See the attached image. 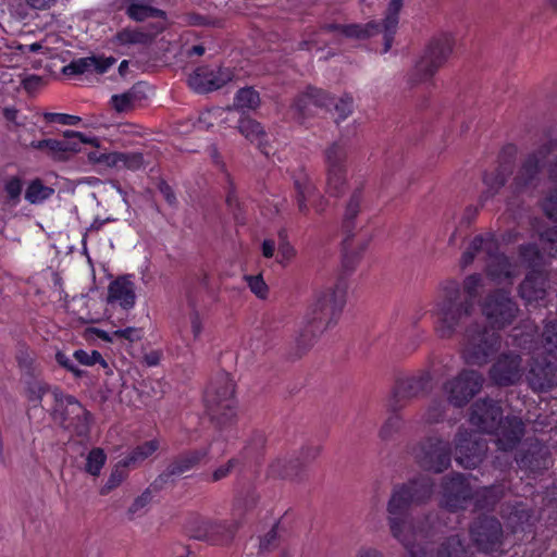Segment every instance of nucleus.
Returning a JSON list of instances; mask_svg holds the SVG:
<instances>
[{"label": "nucleus", "mask_w": 557, "mask_h": 557, "mask_svg": "<svg viewBox=\"0 0 557 557\" xmlns=\"http://www.w3.org/2000/svg\"><path fill=\"white\" fill-rule=\"evenodd\" d=\"M434 483L422 475L394 488L387 504V523L392 536L404 547L407 557H430L425 543L430 537V524L408 513L413 504L429 499ZM436 557H469L468 549L459 535L445 539L438 546Z\"/></svg>", "instance_id": "f257e3e1"}, {"label": "nucleus", "mask_w": 557, "mask_h": 557, "mask_svg": "<svg viewBox=\"0 0 557 557\" xmlns=\"http://www.w3.org/2000/svg\"><path fill=\"white\" fill-rule=\"evenodd\" d=\"M346 304V285L343 281L318 292L298 324L290 346L294 358H300L315 344L318 337L337 322Z\"/></svg>", "instance_id": "f03ea898"}, {"label": "nucleus", "mask_w": 557, "mask_h": 557, "mask_svg": "<svg viewBox=\"0 0 557 557\" xmlns=\"http://www.w3.org/2000/svg\"><path fill=\"white\" fill-rule=\"evenodd\" d=\"M434 318V331L442 339H450L462 334L471 321H479L475 302L465 299L460 283L446 280L438 285L431 309Z\"/></svg>", "instance_id": "7ed1b4c3"}, {"label": "nucleus", "mask_w": 557, "mask_h": 557, "mask_svg": "<svg viewBox=\"0 0 557 557\" xmlns=\"http://www.w3.org/2000/svg\"><path fill=\"white\" fill-rule=\"evenodd\" d=\"M470 422L480 431L493 433L495 443L503 451L512 450L524 435V423L518 417H506L498 401L479 399L471 407Z\"/></svg>", "instance_id": "20e7f679"}, {"label": "nucleus", "mask_w": 557, "mask_h": 557, "mask_svg": "<svg viewBox=\"0 0 557 557\" xmlns=\"http://www.w3.org/2000/svg\"><path fill=\"white\" fill-rule=\"evenodd\" d=\"M475 258L485 262L486 275L496 283L510 281L518 275L517 264L499 252V245L491 233L473 237L460 259L461 268L470 265Z\"/></svg>", "instance_id": "39448f33"}, {"label": "nucleus", "mask_w": 557, "mask_h": 557, "mask_svg": "<svg viewBox=\"0 0 557 557\" xmlns=\"http://www.w3.org/2000/svg\"><path fill=\"white\" fill-rule=\"evenodd\" d=\"M461 336V357L470 366L487 364L502 348V335L481 320L471 321Z\"/></svg>", "instance_id": "423d86ee"}, {"label": "nucleus", "mask_w": 557, "mask_h": 557, "mask_svg": "<svg viewBox=\"0 0 557 557\" xmlns=\"http://www.w3.org/2000/svg\"><path fill=\"white\" fill-rule=\"evenodd\" d=\"M205 404L210 419L219 430L231 428L237 419V401L234 383L227 373L218 374L205 394Z\"/></svg>", "instance_id": "0eeeda50"}, {"label": "nucleus", "mask_w": 557, "mask_h": 557, "mask_svg": "<svg viewBox=\"0 0 557 557\" xmlns=\"http://www.w3.org/2000/svg\"><path fill=\"white\" fill-rule=\"evenodd\" d=\"M257 497L251 495L247 504L237 502L233 508V518L231 520H210L197 519L193 522L190 534L194 539L206 541L211 544H228L235 537L236 532L242 525V517L247 507L256 505Z\"/></svg>", "instance_id": "6e6552de"}, {"label": "nucleus", "mask_w": 557, "mask_h": 557, "mask_svg": "<svg viewBox=\"0 0 557 557\" xmlns=\"http://www.w3.org/2000/svg\"><path fill=\"white\" fill-rule=\"evenodd\" d=\"M455 39L449 34L433 38L408 75V83L416 86L428 82L444 65L453 52Z\"/></svg>", "instance_id": "1a4fd4ad"}, {"label": "nucleus", "mask_w": 557, "mask_h": 557, "mask_svg": "<svg viewBox=\"0 0 557 557\" xmlns=\"http://www.w3.org/2000/svg\"><path fill=\"white\" fill-rule=\"evenodd\" d=\"M54 405L52 417L64 429L78 436H86L90 429V414L72 395L62 393L59 388L51 391Z\"/></svg>", "instance_id": "9d476101"}, {"label": "nucleus", "mask_w": 557, "mask_h": 557, "mask_svg": "<svg viewBox=\"0 0 557 557\" xmlns=\"http://www.w3.org/2000/svg\"><path fill=\"white\" fill-rule=\"evenodd\" d=\"M411 455L422 468L435 473L444 472L451 461L449 442L437 434L421 440L412 447Z\"/></svg>", "instance_id": "9b49d317"}, {"label": "nucleus", "mask_w": 557, "mask_h": 557, "mask_svg": "<svg viewBox=\"0 0 557 557\" xmlns=\"http://www.w3.org/2000/svg\"><path fill=\"white\" fill-rule=\"evenodd\" d=\"M481 311L492 329L503 330L512 324L520 309L509 292L495 289L482 300Z\"/></svg>", "instance_id": "f8f14e48"}, {"label": "nucleus", "mask_w": 557, "mask_h": 557, "mask_svg": "<svg viewBox=\"0 0 557 557\" xmlns=\"http://www.w3.org/2000/svg\"><path fill=\"white\" fill-rule=\"evenodd\" d=\"M483 383L484 377L480 372L463 369L444 384L448 403L455 407H463L481 391Z\"/></svg>", "instance_id": "ddd939ff"}, {"label": "nucleus", "mask_w": 557, "mask_h": 557, "mask_svg": "<svg viewBox=\"0 0 557 557\" xmlns=\"http://www.w3.org/2000/svg\"><path fill=\"white\" fill-rule=\"evenodd\" d=\"M487 445L478 434L459 429L455 438V460L465 469L476 468L484 459Z\"/></svg>", "instance_id": "4468645a"}, {"label": "nucleus", "mask_w": 557, "mask_h": 557, "mask_svg": "<svg viewBox=\"0 0 557 557\" xmlns=\"http://www.w3.org/2000/svg\"><path fill=\"white\" fill-rule=\"evenodd\" d=\"M347 151L344 145L333 143L324 152L326 165V187L331 196L339 197L346 187Z\"/></svg>", "instance_id": "2eb2a0df"}, {"label": "nucleus", "mask_w": 557, "mask_h": 557, "mask_svg": "<svg viewBox=\"0 0 557 557\" xmlns=\"http://www.w3.org/2000/svg\"><path fill=\"white\" fill-rule=\"evenodd\" d=\"M524 373L522 357L515 351L499 354L488 370V379L497 386L506 387L520 382Z\"/></svg>", "instance_id": "dca6fc26"}, {"label": "nucleus", "mask_w": 557, "mask_h": 557, "mask_svg": "<svg viewBox=\"0 0 557 557\" xmlns=\"http://www.w3.org/2000/svg\"><path fill=\"white\" fill-rule=\"evenodd\" d=\"M470 536L478 550L497 552L503 545V528L494 517H480L470 528Z\"/></svg>", "instance_id": "f3484780"}, {"label": "nucleus", "mask_w": 557, "mask_h": 557, "mask_svg": "<svg viewBox=\"0 0 557 557\" xmlns=\"http://www.w3.org/2000/svg\"><path fill=\"white\" fill-rule=\"evenodd\" d=\"M556 148L557 140L550 139L525 157L513 178V186L517 190L535 185L542 164Z\"/></svg>", "instance_id": "a211bd4d"}, {"label": "nucleus", "mask_w": 557, "mask_h": 557, "mask_svg": "<svg viewBox=\"0 0 557 557\" xmlns=\"http://www.w3.org/2000/svg\"><path fill=\"white\" fill-rule=\"evenodd\" d=\"M432 376L429 372L422 371L414 375L399 379L388 399L387 406L391 411H398L412 398L425 392L431 383Z\"/></svg>", "instance_id": "6ab92c4d"}, {"label": "nucleus", "mask_w": 557, "mask_h": 557, "mask_svg": "<svg viewBox=\"0 0 557 557\" xmlns=\"http://www.w3.org/2000/svg\"><path fill=\"white\" fill-rule=\"evenodd\" d=\"M209 454V448L184 451L174 457L166 468L156 478L151 486L161 490L164 485L173 482L176 478L185 474L197 467Z\"/></svg>", "instance_id": "aec40b11"}, {"label": "nucleus", "mask_w": 557, "mask_h": 557, "mask_svg": "<svg viewBox=\"0 0 557 557\" xmlns=\"http://www.w3.org/2000/svg\"><path fill=\"white\" fill-rule=\"evenodd\" d=\"M472 496L473 490L463 474L454 473L443 479L441 503L446 509L450 511L463 509Z\"/></svg>", "instance_id": "412c9836"}, {"label": "nucleus", "mask_w": 557, "mask_h": 557, "mask_svg": "<svg viewBox=\"0 0 557 557\" xmlns=\"http://www.w3.org/2000/svg\"><path fill=\"white\" fill-rule=\"evenodd\" d=\"M381 32V26L376 22H369L366 25L360 24H349V25H339V24H326L321 27L320 32L314 35V37L304 40L300 44L301 49L310 50L313 46L322 42L320 39L321 35L334 33L336 35L345 36L347 38H367L372 35L379 34Z\"/></svg>", "instance_id": "4be33fe9"}, {"label": "nucleus", "mask_w": 557, "mask_h": 557, "mask_svg": "<svg viewBox=\"0 0 557 557\" xmlns=\"http://www.w3.org/2000/svg\"><path fill=\"white\" fill-rule=\"evenodd\" d=\"M527 382L534 392L552 391L557 386V366L544 358L533 356L529 363Z\"/></svg>", "instance_id": "5701e85b"}, {"label": "nucleus", "mask_w": 557, "mask_h": 557, "mask_svg": "<svg viewBox=\"0 0 557 557\" xmlns=\"http://www.w3.org/2000/svg\"><path fill=\"white\" fill-rule=\"evenodd\" d=\"M233 77L230 69L216 70L208 66L196 69L188 77V86L198 94H206L223 87Z\"/></svg>", "instance_id": "b1692460"}, {"label": "nucleus", "mask_w": 557, "mask_h": 557, "mask_svg": "<svg viewBox=\"0 0 557 557\" xmlns=\"http://www.w3.org/2000/svg\"><path fill=\"white\" fill-rule=\"evenodd\" d=\"M294 186L296 190L297 206L301 213H308V203L313 206L318 212H322L324 210V200L318 194L311 176L305 170L301 169L294 174Z\"/></svg>", "instance_id": "393cba45"}, {"label": "nucleus", "mask_w": 557, "mask_h": 557, "mask_svg": "<svg viewBox=\"0 0 557 557\" xmlns=\"http://www.w3.org/2000/svg\"><path fill=\"white\" fill-rule=\"evenodd\" d=\"M65 139H42L30 143V147L37 150L48 149L53 158H62L66 152L79 150L81 144H92L96 139L87 138L83 133L75 131H64Z\"/></svg>", "instance_id": "a878e982"}, {"label": "nucleus", "mask_w": 557, "mask_h": 557, "mask_svg": "<svg viewBox=\"0 0 557 557\" xmlns=\"http://www.w3.org/2000/svg\"><path fill=\"white\" fill-rule=\"evenodd\" d=\"M116 60L113 57H86L73 60L69 65L64 66L63 72L66 75H77L86 73H106Z\"/></svg>", "instance_id": "bb28decb"}, {"label": "nucleus", "mask_w": 557, "mask_h": 557, "mask_svg": "<svg viewBox=\"0 0 557 557\" xmlns=\"http://www.w3.org/2000/svg\"><path fill=\"white\" fill-rule=\"evenodd\" d=\"M331 103H333V98L325 91L309 87L306 92L295 99L292 109L295 114H297L298 119H304L311 114V106L329 107Z\"/></svg>", "instance_id": "cd10ccee"}, {"label": "nucleus", "mask_w": 557, "mask_h": 557, "mask_svg": "<svg viewBox=\"0 0 557 557\" xmlns=\"http://www.w3.org/2000/svg\"><path fill=\"white\" fill-rule=\"evenodd\" d=\"M547 278L543 271L532 270L520 284L521 298L531 304L543 300L546 296Z\"/></svg>", "instance_id": "c85d7f7f"}, {"label": "nucleus", "mask_w": 557, "mask_h": 557, "mask_svg": "<svg viewBox=\"0 0 557 557\" xmlns=\"http://www.w3.org/2000/svg\"><path fill=\"white\" fill-rule=\"evenodd\" d=\"M136 294L134 283L125 277H119L110 283L108 288V301L117 304L125 310L135 306Z\"/></svg>", "instance_id": "c756f323"}, {"label": "nucleus", "mask_w": 557, "mask_h": 557, "mask_svg": "<svg viewBox=\"0 0 557 557\" xmlns=\"http://www.w3.org/2000/svg\"><path fill=\"white\" fill-rule=\"evenodd\" d=\"M156 0H122L125 14L133 21L144 22L148 18H164L165 12L153 5Z\"/></svg>", "instance_id": "7c9ffc66"}, {"label": "nucleus", "mask_w": 557, "mask_h": 557, "mask_svg": "<svg viewBox=\"0 0 557 557\" xmlns=\"http://www.w3.org/2000/svg\"><path fill=\"white\" fill-rule=\"evenodd\" d=\"M519 468L536 473L549 467L547 449L540 444H531L529 448L516 459Z\"/></svg>", "instance_id": "2f4dec72"}, {"label": "nucleus", "mask_w": 557, "mask_h": 557, "mask_svg": "<svg viewBox=\"0 0 557 557\" xmlns=\"http://www.w3.org/2000/svg\"><path fill=\"white\" fill-rule=\"evenodd\" d=\"M513 344L524 350H541L537 327L532 321H524L511 334Z\"/></svg>", "instance_id": "473e14b6"}, {"label": "nucleus", "mask_w": 557, "mask_h": 557, "mask_svg": "<svg viewBox=\"0 0 557 557\" xmlns=\"http://www.w3.org/2000/svg\"><path fill=\"white\" fill-rule=\"evenodd\" d=\"M502 517L512 532H518L519 530H524V525L530 521L531 513L525 505L517 503L516 505H505L502 508Z\"/></svg>", "instance_id": "72a5a7b5"}, {"label": "nucleus", "mask_w": 557, "mask_h": 557, "mask_svg": "<svg viewBox=\"0 0 557 557\" xmlns=\"http://www.w3.org/2000/svg\"><path fill=\"white\" fill-rule=\"evenodd\" d=\"M505 488L503 485H492L473 491L475 509L491 510L504 497Z\"/></svg>", "instance_id": "f704fd0d"}, {"label": "nucleus", "mask_w": 557, "mask_h": 557, "mask_svg": "<svg viewBox=\"0 0 557 557\" xmlns=\"http://www.w3.org/2000/svg\"><path fill=\"white\" fill-rule=\"evenodd\" d=\"M403 8V0H391L383 21L384 52H387L393 44V36L398 25V14Z\"/></svg>", "instance_id": "c9c22d12"}, {"label": "nucleus", "mask_w": 557, "mask_h": 557, "mask_svg": "<svg viewBox=\"0 0 557 557\" xmlns=\"http://www.w3.org/2000/svg\"><path fill=\"white\" fill-rule=\"evenodd\" d=\"M509 174L510 170L502 165L494 172L484 175L483 182L486 186V189L480 197V202L482 205L490 198L494 197L500 190V188L504 187Z\"/></svg>", "instance_id": "e433bc0d"}, {"label": "nucleus", "mask_w": 557, "mask_h": 557, "mask_svg": "<svg viewBox=\"0 0 557 557\" xmlns=\"http://www.w3.org/2000/svg\"><path fill=\"white\" fill-rule=\"evenodd\" d=\"M159 448V442L156 440L147 441L136 446L122 460L129 469L139 467L147 458H149Z\"/></svg>", "instance_id": "4c0bfd02"}, {"label": "nucleus", "mask_w": 557, "mask_h": 557, "mask_svg": "<svg viewBox=\"0 0 557 557\" xmlns=\"http://www.w3.org/2000/svg\"><path fill=\"white\" fill-rule=\"evenodd\" d=\"M300 460L292 458H277L269 467V474L273 478L292 479L300 469Z\"/></svg>", "instance_id": "58836bf2"}, {"label": "nucleus", "mask_w": 557, "mask_h": 557, "mask_svg": "<svg viewBox=\"0 0 557 557\" xmlns=\"http://www.w3.org/2000/svg\"><path fill=\"white\" fill-rule=\"evenodd\" d=\"M540 347L542 352L557 358V319L544 323L540 335Z\"/></svg>", "instance_id": "ea45409f"}, {"label": "nucleus", "mask_w": 557, "mask_h": 557, "mask_svg": "<svg viewBox=\"0 0 557 557\" xmlns=\"http://www.w3.org/2000/svg\"><path fill=\"white\" fill-rule=\"evenodd\" d=\"M237 128L250 143H256L259 147L263 145L267 135L262 125L256 120L242 117Z\"/></svg>", "instance_id": "a19ab883"}, {"label": "nucleus", "mask_w": 557, "mask_h": 557, "mask_svg": "<svg viewBox=\"0 0 557 557\" xmlns=\"http://www.w3.org/2000/svg\"><path fill=\"white\" fill-rule=\"evenodd\" d=\"M361 202L362 188L358 187L351 193L345 207L343 216V227L346 230V232H350L355 227L354 220L360 212Z\"/></svg>", "instance_id": "79ce46f5"}, {"label": "nucleus", "mask_w": 557, "mask_h": 557, "mask_svg": "<svg viewBox=\"0 0 557 557\" xmlns=\"http://www.w3.org/2000/svg\"><path fill=\"white\" fill-rule=\"evenodd\" d=\"M152 35L139 28H124L114 36V44L121 46L147 45L151 41Z\"/></svg>", "instance_id": "37998d69"}, {"label": "nucleus", "mask_w": 557, "mask_h": 557, "mask_svg": "<svg viewBox=\"0 0 557 557\" xmlns=\"http://www.w3.org/2000/svg\"><path fill=\"white\" fill-rule=\"evenodd\" d=\"M53 193V188L44 185L40 180H34L26 188L25 199L32 205H38L50 198Z\"/></svg>", "instance_id": "c03bdc74"}, {"label": "nucleus", "mask_w": 557, "mask_h": 557, "mask_svg": "<svg viewBox=\"0 0 557 557\" xmlns=\"http://www.w3.org/2000/svg\"><path fill=\"white\" fill-rule=\"evenodd\" d=\"M128 467L121 459L112 469L107 482L100 488L101 495H108L112 490L116 488L128 476Z\"/></svg>", "instance_id": "a18cd8bd"}, {"label": "nucleus", "mask_w": 557, "mask_h": 557, "mask_svg": "<svg viewBox=\"0 0 557 557\" xmlns=\"http://www.w3.org/2000/svg\"><path fill=\"white\" fill-rule=\"evenodd\" d=\"M259 104V94L251 87L239 89L234 99V106L239 110H255Z\"/></svg>", "instance_id": "49530a36"}, {"label": "nucleus", "mask_w": 557, "mask_h": 557, "mask_svg": "<svg viewBox=\"0 0 557 557\" xmlns=\"http://www.w3.org/2000/svg\"><path fill=\"white\" fill-rule=\"evenodd\" d=\"M484 286V278L479 273H473L465 277L461 287L465 299L475 300L480 295V289Z\"/></svg>", "instance_id": "de8ad7c7"}, {"label": "nucleus", "mask_w": 557, "mask_h": 557, "mask_svg": "<svg viewBox=\"0 0 557 557\" xmlns=\"http://www.w3.org/2000/svg\"><path fill=\"white\" fill-rule=\"evenodd\" d=\"M106 460L107 455L102 448H92L86 457L85 471L92 476H98L106 463Z\"/></svg>", "instance_id": "09e8293b"}, {"label": "nucleus", "mask_w": 557, "mask_h": 557, "mask_svg": "<svg viewBox=\"0 0 557 557\" xmlns=\"http://www.w3.org/2000/svg\"><path fill=\"white\" fill-rule=\"evenodd\" d=\"M445 412L446 401L443 399H434L423 413L422 420L425 424H435L444 419Z\"/></svg>", "instance_id": "8fccbe9b"}, {"label": "nucleus", "mask_w": 557, "mask_h": 557, "mask_svg": "<svg viewBox=\"0 0 557 557\" xmlns=\"http://www.w3.org/2000/svg\"><path fill=\"white\" fill-rule=\"evenodd\" d=\"M137 99V91L134 87L124 94L113 95L111 98V102L117 112H126L133 108L134 102Z\"/></svg>", "instance_id": "3c124183"}, {"label": "nucleus", "mask_w": 557, "mask_h": 557, "mask_svg": "<svg viewBox=\"0 0 557 557\" xmlns=\"http://www.w3.org/2000/svg\"><path fill=\"white\" fill-rule=\"evenodd\" d=\"M542 248L550 257L557 258V226L549 227L541 233Z\"/></svg>", "instance_id": "603ef678"}, {"label": "nucleus", "mask_w": 557, "mask_h": 557, "mask_svg": "<svg viewBox=\"0 0 557 557\" xmlns=\"http://www.w3.org/2000/svg\"><path fill=\"white\" fill-rule=\"evenodd\" d=\"M520 257L533 270L543 263V256L534 244H528L520 247Z\"/></svg>", "instance_id": "864d4df0"}, {"label": "nucleus", "mask_w": 557, "mask_h": 557, "mask_svg": "<svg viewBox=\"0 0 557 557\" xmlns=\"http://www.w3.org/2000/svg\"><path fill=\"white\" fill-rule=\"evenodd\" d=\"M73 357L76 361L84 366H94L96 363H100L102 368H108L107 361L102 358L101 354L97 350H91L90 352L78 349L75 350Z\"/></svg>", "instance_id": "5fc2aeb1"}, {"label": "nucleus", "mask_w": 557, "mask_h": 557, "mask_svg": "<svg viewBox=\"0 0 557 557\" xmlns=\"http://www.w3.org/2000/svg\"><path fill=\"white\" fill-rule=\"evenodd\" d=\"M50 391V386L39 380H34L29 382L27 387V397L28 400L34 404H39L42 400V397Z\"/></svg>", "instance_id": "6e6d98bb"}, {"label": "nucleus", "mask_w": 557, "mask_h": 557, "mask_svg": "<svg viewBox=\"0 0 557 557\" xmlns=\"http://www.w3.org/2000/svg\"><path fill=\"white\" fill-rule=\"evenodd\" d=\"M393 413L385 420L384 424L380 430V436L383 440L391 438L395 433H397L401 428V418L396 413L397 411H392Z\"/></svg>", "instance_id": "4d7b16f0"}, {"label": "nucleus", "mask_w": 557, "mask_h": 557, "mask_svg": "<svg viewBox=\"0 0 557 557\" xmlns=\"http://www.w3.org/2000/svg\"><path fill=\"white\" fill-rule=\"evenodd\" d=\"M150 500L151 493L149 490H146L141 495L136 497L127 510L129 519L141 516L144 513V509L148 506Z\"/></svg>", "instance_id": "13d9d810"}, {"label": "nucleus", "mask_w": 557, "mask_h": 557, "mask_svg": "<svg viewBox=\"0 0 557 557\" xmlns=\"http://www.w3.org/2000/svg\"><path fill=\"white\" fill-rule=\"evenodd\" d=\"M121 170L137 171L145 166V159L140 152H122Z\"/></svg>", "instance_id": "bf43d9fd"}, {"label": "nucleus", "mask_w": 557, "mask_h": 557, "mask_svg": "<svg viewBox=\"0 0 557 557\" xmlns=\"http://www.w3.org/2000/svg\"><path fill=\"white\" fill-rule=\"evenodd\" d=\"M4 190L11 201L16 205L23 190V183L18 177H11L5 182Z\"/></svg>", "instance_id": "052dcab7"}, {"label": "nucleus", "mask_w": 557, "mask_h": 557, "mask_svg": "<svg viewBox=\"0 0 557 557\" xmlns=\"http://www.w3.org/2000/svg\"><path fill=\"white\" fill-rule=\"evenodd\" d=\"M246 281L250 290L261 299H264L268 295V286L261 275L247 276Z\"/></svg>", "instance_id": "680f3d73"}, {"label": "nucleus", "mask_w": 557, "mask_h": 557, "mask_svg": "<svg viewBox=\"0 0 557 557\" xmlns=\"http://www.w3.org/2000/svg\"><path fill=\"white\" fill-rule=\"evenodd\" d=\"M278 524L275 523L261 539L259 543L260 550L268 552L276 546L278 541Z\"/></svg>", "instance_id": "e2e57ef3"}, {"label": "nucleus", "mask_w": 557, "mask_h": 557, "mask_svg": "<svg viewBox=\"0 0 557 557\" xmlns=\"http://www.w3.org/2000/svg\"><path fill=\"white\" fill-rule=\"evenodd\" d=\"M296 256V249L290 243H278L276 261L282 264H288Z\"/></svg>", "instance_id": "0e129e2a"}, {"label": "nucleus", "mask_w": 557, "mask_h": 557, "mask_svg": "<svg viewBox=\"0 0 557 557\" xmlns=\"http://www.w3.org/2000/svg\"><path fill=\"white\" fill-rule=\"evenodd\" d=\"M335 111L338 114L339 120H346L354 110V100L350 96H343L338 99L337 102L334 104Z\"/></svg>", "instance_id": "69168bd1"}, {"label": "nucleus", "mask_w": 557, "mask_h": 557, "mask_svg": "<svg viewBox=\"0 0 557 557\" xmlns=\"http://www.w3.org/2000/svg\"><path fill=\"white\" fill-rule=\"evenodd\" d=\"M237 465H238V460L237 459H235V458L230 459L226 463L218 467L212 472V474L210 475L208 481H210V482H219V481L225 479L226 476L230 475V473L233 471V469Z\"/></svg>", "instance_id": "338daca9"}, {"label": "nucleus", "mask_w": 557, "mask_h": 557, "mask_svg": "<svg viewBox=\"0 0 557 557\" xmlns=\"http://www.w3.org/2000/svg\"><path fill=\"white\" fill-rule=\"evenodd\" d=\"M543 210L547 218L557 221V187L544 199Z\"/></svg>", "instance_id": "774afa93"}]
</instances>
